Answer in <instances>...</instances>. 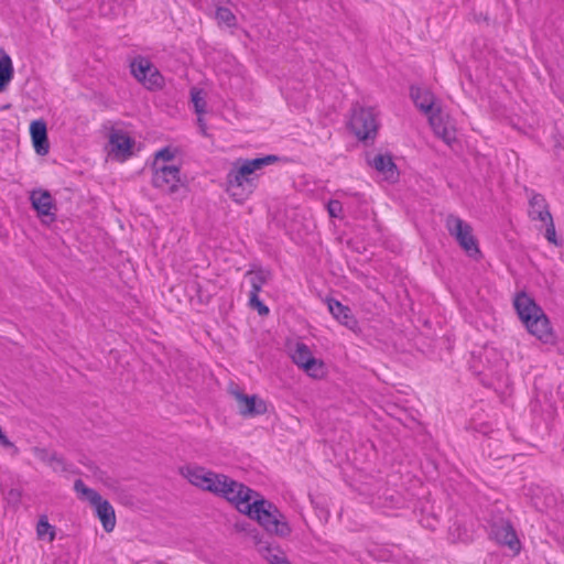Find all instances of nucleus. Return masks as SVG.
Wrapping results in <instances>:
<instances>
[{"mask_svg":"<svg viewBox=\"0 0 564 564\" xmlns=\"http://www.w3.org/2000/svg\"><path fill=\"white\" fill-rule=\"evenodd\" d=\"M513 306L527 330L544 344L555 343V334L544 311L525 292L517 294Z\"/></svg>","mask_w":564,"mask_h":564,"instance_id":"7ed1b4c3","label":"nucleus"},{"mask_svg":"<svg viewBox=\"0 0 564 564\" xmlns=\"http://www.w3.org/2000/svg\"><path fill=\"white\" fill-rule=\"evenodd\" d=\"M30 135L33 148L39 155H46L50 151L47 124L44 119H36L30 123Z\"/></svg>","mask_w":564,"mask_h":564,"instance_id":"4468645a","label":"nucleus"},{"mask_svg":"<svg viewBox=\"0 0 564 564\" xmlns=\"http://www.w3.org/2000/svg\"><path fill=\"white\" fill-rule=\"evenodd\" d=\"M446 226L451 236L455 238L467 256L475 259L481 256L478 241L473 235V228L468 223L464 221L459 217L451 215L447 218Z\"/></svg>","mask_w":564,"mask_h":564,"instance_id":"39448f33","label":"nucleus"},{"mask_svg":"<svg viewBox=\"0 0 564 564\" xmlns=\"http://www.w3.org/2000/svg\"><path fill=\"white\" fill-rule=\"evenodd\" d=\"M74 489L82 499L88 500L94 506L96 517L101 522L104 530L107 533L112 532L116 527V513L111 503L104 499L98 491L87 487L82 479L75 480Z\"/></svg>","mask_w":564,"mask_h":564,"instance_id":"20e7f679","label":"nucleus"},{"mask_svg":"<svg viewBox=\"0 0 564 564\" xmlns=\"http://www.w3.org/2000/svg\"><path fill=\"white\" fill-rule=\"evenodd\" d=\"M292 360L312 378H322L325 373V365L322 359L313 356L310 347L297 341L291 355Z\"/></svg>","mask_w":564,"mask_h":564,"instance_id":"6e6552de","label":"nucleus"},{"mask_svg":"<svg viewBox=\"0 0 564 564\" xmlns=\"http://www.w3.org/2000/svg\"><path fill=\"white\" fill-rule=\"evenodd\" d=\"M176 150L172 149L171 147H164L155 152L154 154V162H158V160L163 161H172L175 158Z\"/></svg>","mask_w":564,"mask_h":564,"instance_id":"2f4dec72","label":"nucleus"},{"mask_svg":"<svg viewBox=\"0 0 564 564\" xmlns=\"http://www.w3.org/2000/svg\"><path fill=\"white\" fill-rule=\"evenodd\" d=\"M36 533L40 539L48 534V541L52 542L55 539L56 531L55 527L50 524L46 516H41L36 524Z\"/></svg>","mask_w":564,"mask_h":564,"instance_id":"bb28decb","label":"nucleus"},{"mask_svg":"<svg viewBox=\"0 0 564 564\" xmlns=\"http://www.w3.org/2000/svg\"><path fill=\"white\" fill-rule=\"evenodd\" d=\"M546 226V229H545V239L556 246V247H561L563 245V240L557 238L556 236V231H555V226H554V221H553V217H551V220H546V221H543Z\"/></svg>","mask_w":564,"mask_h":564,"instance_id":"c756f323","label":"nucleus"},{"mask_svg":"<svg viewBox=\"0 0 564 564\" xmlns=\"http://www.w3.org/2000/svg\"><path fill=\"white\" fill-rule=\"evenodd\" d=\"M235 529L238 532H245L252 540L257 547L261 546L265 542L260 531L250 522H237L235 524Z\"/></svg>","mask_w":564,"mask_h":564,"instance_id":"5701e85b","label":"nucleus"},{"mask_svg":"<svg viewBox=\"0 0 564 564\" xmlns=\"http://www.w3.org/2000/svg\"><path fill=\"white\" fill-rule=\"evenodd\" d=\"M368 164L371 165L376 171L383 174L387 180L395 181L399 177L398 166L393 161L391 154L379 153L373 159L367 160Z\"/></svg>","mask_w":564,"mask_h":564,"instance_id":"f3484780","label":"nucleus"},{"mask_svg":"<svg viewBox=\"0 0 564 564\" xmlns=\"http://www.w3.org/2000/svg\"><path fill=\"white\" fill-rule=\"evenodd\" d=\"M0 444L6 448L15 447L14 444L3 433V431L0 432Z\"/></svg>","mask_w":564,"mask_h":564,"instance_id":"f704fd0d","label":"nucleus"},{"mask_svg":"<svg viewBox=\"0 0 564 564\" xmlns=\"http://www.w3.org/2000/svg\"><path fill=\"white\" fill-rule=\"evenodd\" d=\"M30 200L32 208L44 224H52L56 220V204L47 189H34L31 192Z\"/></svg>","mask_w":564,"mask_h":564,"instance_id":"1a4fd4ad","label":"nucleus"},{"mask_svg":"<svg viewBox=\"0 0 564 564\" xmlns=\"http://www.w3.org/2000/svg\"><path fill=\"white\" fill-rule=\"evenodd\" d=\"M280 160V156L274 154L237 160L227 174L226 192L235 202L243 203L257 188L258 175L256 172Z\"/></svg>","mask_w":564,"mask_h":564,"instance_id":"f03ea898","label":"nucleus"},{"mask_svg":"<svg viewBox=\"0 0 564 564\" xmlns=\"http://www.w3.org/2000/svg\"><path fill=\"white\" fill-rule=\"evenodd\" d=\"M184 476L192 485L214 494L217 490V482L219 480L220 474L206 470V468L200 466H195L186 467Z\"/></svg>","mask_w":564,"mask_h":564,"instance_id":"f8f14e48","label":"nucleus"},{"mask_svg":"<svg viewBox=\"0 0 564 564\" xmlns=\"http://www.w3.org/2000/svg\"><path fill=\"white\" fill-rule=\"evenodd\" d=\"M3 495L9 505L18 506L21 501L22 491L19 488H11L8 491H3Z\"/></svg>","mask_w":564,"mask_h":564,"instance_id":"7c9ffc66","label":"nucleus"},{"mask_svg":"<svg viewBox=\"0 0 564 564\" xmlns=\"http://www.w3.org/2000/svg\"><path fill=\"white\" fill-rule=\"evenodd\" d=\"M489 535L500 545L508 546L511 551L518 553L521 549V542L517 532L509 520L500 519L490 525Z\"/></svg>","mask_w":564,"mask_h":564,"instance_id":"9d476101","label":"nucleus"},{"mask_svg":"<svg viewBox=\"0 0 564 564\" xmlns=\"http://www.w3.org/2000/svg\"><path fill=\"white\" fill-rule=\"evenodd\" d=\"M191 101L197 115H202L205 112L206 101L202 89H191Z\"/></svg>","mask_w":564,"mask_h":564,"instance_id":"cd10ccee","label":"nucleus"},{"mask_svg":"<svg viewBox=\"0 0 564 564\" xmlns=\"http://www.w3.org/2000/svg\"><path fill=\"white\" fill-rule=\"evenodd\" d=\"M152 65L148 58L138 56L130 64L131 74L138 82L143 83Z\"/></svg>","mask_w":564,"mask_h":564,"instance_id":"412c9836","label":"nucleus"},{"mask_svg":"<svg viewBox=\"0 0 564 564\" xmlns=\"http://www.w3.org/2000/svg\"><path fill=\"white\" fill-rule=\"evenodd\" d=\"M410 96L414 105L427 117L436 111V108H434L435 97L432 91L411 86Z\"/></svg>","mask_w":564,"mask_h":564,"instance_id":"a211bd4d","label":"nucleus"},{"mask_svg":"<svg viewBox=\"0 0 564 564\" xmlns=\"http://www.w3.org/2000/svg\"><path fill=\"white\" fill-rule=\"evenodd\" d=\"M197 122H198V127H199L202 133L206 134V123L203 120V118L198 117Z\"/></svg>","mask_w":564,"mask_h":564,"instance_id":"e433bc0d","label":"nucleus"},{"mask_svg":"<svg viewBox=\"0 0 564 564\" xmlns=\"http://www.w3.org/2000/svg\"><path fill=\"white\" fill-rule=\"evenodd\" d=\"M249 305L257 310L260 316H267L270 313L269 307L259 299V293L250 292Z\"/></svg>","mask_w":564,"mask_h":564,"instance_id":"c85d7f7f","label":"nucleus"},{"mask_svg":"<svg viewBox=\"0 0 564 564\" xmlns=\"http://www.w3.org/2000/svg\"><path fill=\"white\" fill-rule=\"evenodd\" d=\"M327 210L332 218L343 217V204L337 199H332L328 202Z\"/></svg>","mask_w":564,"mask_h":564,"instance_id":"473e14b6","label":"nucleus"},{"mask_svg":"<svg viewBox=\"0 0 564 564\" xmlns=\"http://www.w3.org/2000/svg\"><path fill=\"white\" fill-rule=\"evenodd\" d=\"M55 464H56V467H58L61 471H68L67 464L62 456L58 458V460Z\"/></svg>","mask_w":564,"mask_h":564,"instance_id":"c9c22d12","label":"nucleus"},{"mask_svg":"<svg viewBox=\"0 0 564 564\" xmlns=\"http://www.w3.org/2000/svg\"><path fill=\"white\" fill-rule=\"evenodd\" d=\"M429 122L434 133L441 138L447 145H452L457 140L456 129L448 115H444L440 108L434 113H430Z\"/></svg>","mask_w":564,"mask_h":564,"instance_id":"ddd939ff","label":"nucleus"},{"mask_svg":"<svg viewBox=\"0 0 564 564\" xmlns=\"http://www.w3.org/2000/svg\"><path fill=\"white\" fill-rule=\"evenodd\" d=\"M142 85L149 90H158L163 87V76L160 74V72L154 65L151 66V70H149V73L147 74V78L144 79Z\"/></svg>","mask_w":564,"mask_h":564,"instance_id":"b1692460","label":"nucleus"},{"mask_svg":"<svg viewBox=\"0 0 564 564\" xmlns=\"http://www.w3.org/2000/svg\"><path fill=\"white\" fill-rule=\"evenodd\" d=\"M59 457H61V456H59L57 453H55V452H54V453H52V454L47 457V460H48L51 464H55V463L58 460V458H59Z\"/></svg>","mask_w":564,"mask_h":564,"instance_id":"4c0bfd02","label":"nucleus"},{"mask_svg":"<svg viewBox=\"0 0 564 564\" xmlns=\"http://www.w3.org/2000/svg\"><path fill=\"white\" fill-rule=\"evenodd\" d=\"M247 275L250 276V283H251L250 292L260 293L262 290V286L271 278V272L269 270H264V269L260 268L254 271H248Z\"/></svg>","mask_w":564,"mask_h":564,"instance_id":"4be33fe9","label":"nucleus"},{"mask_svg":"<svg viewBox=\"0 0 564 564\" xmlns=\"http://www.w3.org/2000/svg\"><path fill=\"white\" fill-rule=\"evenodd\" d=\"M327 307L333 317L350 330L358 328V321L349 306L341 304L338 300L328 297Z\"/></svg>","mask_w":564,"mask_h":564,"instance_id":"2eb2a0df","label":"nucleus"},{"mask_svg":"<svg viewBox=\"0 0 564 564\" xmlns=\"http://www.w3.org/2000/svg\"><path fill=\"white\" fill-rule=\"evenodd\" d=\"M349 128L358 140L362 142L369 139L373 140L377 135L378 123L372 109L355 108L349 120Z\"/></svg>","mask_w":564,"mask_h":564,"instance_id":"0eeeda50","label":"nucleus"},{"mask_svg":"<svg viewBox=\"0 0 564 564\" xmlns=\"http://www.w3.org/2000/svg\"><path fill=\"white\" fill-rule=\"evenodd\" d=\"M14 68L10 55L0 58V93L4 91L12 80Z\"/></svg>","mask_w":564,"mask_h":564,"instance_id":"aec40b11","label":"nucleus"},{"mask_svg":"<svg viewBox=\"0 0 564 564\" xmlns=\"http://www.w3.org/2000/svg\"><path fill=\"white\" fill-rule=\"evenodd\" d=\"M2 431V427L0 426V432Z\"/></svg>","mask_w":564,"mask_h":564,"instance_id":"ea45409f","label":"nucleus"},{"mask_svg":"<svg viewBox=\"0 0 564 564\" xmlns=\"http://www.w3.org/2000/svg\"><path fill=\"white\" fill-rule=\"evenodd\" d=\"M258 551L262 554V556L270 564H289L290 561L286 556H280L273 553V547L269 541H265L261 546L258 547Z\"/></svg>","mask_w":564,"mask_h":564,"instance_id":"393cba45","label":"nucleus"},{"mask_svg":"<svg viewBox=\"0 0 564 564\" xmlns=\"http://www.w3.org/2000/svg\"><path fill=\"white\" fill-rule=\"evenodd\" d=\"M152 185L162 192L173 195L185 184L181 180V169L176 165L159 166L158 162L152 164Z\"/></svg>","mask_w":564,"mask_h":564,"instance_id":"423d86ee","label":"nucleus"},{"mask_svg":"<svg viewBox=\"0 0 564 564\" xmlns=\"http://www.w3.org/2000/svg\"><path fill=\"white\" fill-rule=\"evenodd\" d=\"M216 19L219 25L224 24L228 28L237 26V18L229 8L218 7L216 9Z\"/></svg>","mask_w":564,"mask_h":564,"instance_id":"a878e982","label":"nucleus"},{"mask_svg":"<svg viewBox=\"0 0 564 564\" xmlns=\"http://www.w3.org/2000/svg\"><path fill=\"white\" fill-rule=\"evenodd\" d=\"M529 217L532 220H551L549 204L542 194L533 193L529 199Z\"/></svg>","mask_w":564,"mask_h":564,"instance_id":"6ab92c4d","label":"nucleus"},{"mask_svg":"<svg viewBox=\"0 0 564 564\" xmlns=\"http://www.w3.org/2000/svg\"><path fill=\"white\" fill-rule=\"evenodd\" d=\"M6 55H9V54L6 53V51H4V48L2 46H0V58H2Z\"/></svg>","mask_w":564,"mask_h":564,"instance_id":"58836bf2","label":"nucleus"},{"mask_svg":"<svg viewBox=\"0 0 564 564\" xmlns=\"http://www.w3.org/2000/svg\"><path fill=\"white\" fill-rule=\"evenodd\" d=\"M192 288L200 304H207L209 302L210 294H205L203 286L198 282H195Z\"/></svg>","mask_w":564,"mask_h":564,"instance_id":"72a5a7b5","label":"nucleus"},{"mask_svg":"<svg viewBox=\"0 0 564 564\" xmlns=\"http://www.w3.org/2000/svg\"><path fill=\"white\" fill-rule=\"evenodd\" d=\"M135 140L122 130L112 129L109 134V154L117 161L123 162L133 155Z\"/></svg>","mask_w":564,"mask_h":564,"instance_id":"9b49d317","label":"nucleus"},{"mask_svg":"<svg viewBox=\"0 0 564 564\" xmlns=\"http://www.w3.org/2000/svg\"><path fill=\"white\" fill-rule=\"evenodd\" d=\"M214 495L227 500L238 512L247 516L250 520L257 521L270 535L286 538L292 532L285 516L272 501L225 474H220Z\"/></svg>","mask_w":564,"mask_h":564,"instance_id":"f257e3e1","label":"nucleus"},{"mask_svg":"<svg viewBox=\"0 0 564 564\" xmlns=\"http://www.w3.org/2000/svg\"><path fill=\"white\" fill-rule=\"evenodd\" d=\"M235 395L239 402V413L243 416H257L267 412L265 402L258 395H248L237 391Z\"/></svg>","mask_w":564,"mask_h":564,"instance_id":"dca6fc26","label":"nucleus"}]
</instances>
